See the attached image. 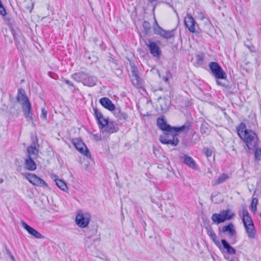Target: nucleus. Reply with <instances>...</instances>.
<instances>
[{
	"mask_svg": "<svg viewBox=\"0 0 261 261\" xmlns=\"http://www.w3.org/2000/svg\"><path fill=\"white\" fill-rule=\"evenodd\" d=\"M237 130L239 136L249 150H254L258 146L259 141L257 134L253 130L247 129L244 123H241Z\"/></svg>",
	"mask_w": 261,
	"mask_h": 261,
	"instance_id": "obj_1",
	"label": "nucleus"
},
{
	"mask_svg": "<svg viewBox=\"0 0 261 261\" xmlns=\"http://www.w3.org/2000/svg\"><path fill=\"white\" fill-rule=\"evenodd\" d=\"M189 130V126L186 125L173 127L171 131H165L163 135L160 136L159 140L163 144L176 146L179 143V140L177 138L178 133H187Z\"/></svg>",
	"mask_w": 261,
	"mask_h": 261,
	"instance_id": "obj_2",
	"label": "nucleus"
},
{
	"mask_svg": "<svg viewBox=\"0 0 261 261\" xmlns=\"http://www.w3.org/2000/svg\"><path fill=\"white\" fill-rule=\"evenodd\" d=\"M16 98L17 100L21 105L22 111L27 120H32L33 114L31 112V104L25 94V91L22 88L18 89Z\"/></svg>",
	"mask_w": 261,
	"mask_h": 261,
	"instance_id": "obj_3",
	"label": "nucleus"
},
{
	"mask_svg": "<svg viewBox=\"0 0 261 261\" xmlns=\"http://www.w3.org/2000/svg\"><path fill=\"white\" fill-rule=\"evenodd\" d=\"M72 78L77 82L82 83L85 86L92 87L96 85L97 78L84 72H80L73 74Z\"/></svg>",
	"mask_w": 261,
	"mask_h": 261,
	"instance_id": "obj_4",
	"label": "nucleus"
},
{
	"mask_svg": "<svg viewBox=\"0 0 261 261\" xmlns=\"http://www.w3.org/2000/svg\"><path fill=\"white\" fill-rule=\"evenodd\" d=\"M242 221L248 237L250 239H254L256 230L251 217L249 213H243Z\"/></svg>",
	"mask_w": 261,
	"mask_h": 261,
	"instance_id": "obj_5",
	"label": "nucleus"
},
{
	"mask_svg": "<svg viewBox=\"0 0 261 261\" xmlns=\"http://www.w3.org/2000/svg\"><path fill=\"white\" fill-rule=\"evenodd\" d=\"M212 73L217 79H226V74L217 62H212L209 64Z\"/></svg>",
	"mask_w": 261,
	"mask_h": 261,
	"instance_id": "obj_6",
	"label": "nucleus"
},
{
	"mask_svg": "<svg viewBox=\"0 0 261 261\" xmlns=\"http://www.w3.org/2000/svg\"><path fill=\"white\" fill-rule=\"evenodd\" d=\"M90 216L87 213H77L75 218V223L80 228L86 227L89 223Z\"/></svg>",
	"mask_w": 261,
	"mask_h": 261,
	"instance_id": "obj_7",
	"label": "nucleus"
},
{
	"mask_svg": "<svg viewBox=\"0 0 261 261\" xmlns=\"http://www.w3.org/2000/svg\"><path fill=\"white\" fill-rule=\"evenodd\" d=\"M25 178L33 185L40 187H47V184L44 180L36 176L35 174L29 173L23 174Z\"/></svg>",
	"mask_w": 261,
	"mask_h": 261,
	"instance_id": "obj_8",
	"label": "nucleus"
},
{
	"mask_svg": "<svg viewBox=\"0 0 261 261\" xmlns=\"http://www.w3.org/2000/svg\"><path fill=\"white\" fill-rule=\"evenodd\" d=\"M215 213L212 217V220L215 223L219 224L226 220L231 219L234 216V213Z\"/></svg>",
	"mask_w": 261,
	"mask_h": 261,
	"instance_id": "obj_9",
	"label": "nucleus"
},
{
	"mask_svg": "<svg viewBox=\"0 0 261 261\" xmlns=\"http://www.w3.org/2000/svg\"><path fill=\"white\" fill-rule=\"evenodd\" d=\"M131 72L132 73V81L133 84L138 88L142 87L143 82L139 75V71L137 68L135 66L132 67Z\"/></svg>",
	"mask_w": 261,
	"mask_h": 261,
	"instance_id": "obj_10",
	"label": "nucleus"
},
{
	"mask_svg": "<svg viewBox=\"0 0 261 261\" xmlns=\"http://www.w3.org/2000/svg\"><path fill=\"white\" fill-rule=\"evenodd\" d=\"M73 144L75 147L81 153L86 155L88 158L90 157V153L87 146L83 142L78 140H74Z\"/></svg>",
	"mask_w": 261,
	"mask_h": 261,
	"instance_id": "obj_11",
	"label": "nucleus"
},
{
	"mask_svg": "<svg viewBox=\"0 0 261 261\" xmlns=\"http://www.w3.org/2000/svg\"><path fill=\"white\" fill-rule=\"evenodd\" d=\"M94 116L97 121L100 129L103 128L106 125L108 124L109 120L108 119L104 118L102 113L99 112L97 108H94Z\"/></svg>",
	"mask_w": 261,
	"mask_h": 261,
	"instance_id": "obj_12",
	"label": "nucleus"
},
{
	"mask_svg": "<svg viewBox=\"0 0 261 261\" xmlns=\"http://www.w3.org/2000/svg\"><path fill=\"white\" fill-rule=\"evenodd\" d=\"M146 45L148 47L150 54L154 57L159 58L161 55V51L159 46L156 43L149 40Z\"/></svg>",
	"mask_w": 261,
	"mask_h": 261,
	"instance_id": "obj_13",
	"label": "nucleus"
},
{
	"mask_svg": "<svg viewBox=\"0 0 261 261\" xmlns=\"http://www.w3.org/2000/svg\"><path fill=\"white\" fill-rule=\"evenodd\" d=\"M223 232H228V235L231 239V243H234L236 241V231L233 228L232 223H229L223 226L222 228Z\"/></svg>",
	"mask_w": 261,
	"mask_h": 261,
	"instance_id": "obj_14",
	"label": "nucleus"
},
{
	"mask_svg": "<svg viewBox=\"0 0 261 261\" xmlns=\"http://www.w3.org/2000/svg\"><path fill=\"white\" fill-rule=\"evenodd\" d=\"M20 223L24 229H25L30 234L37 239H42L44 238L39 232L28 225L23 221H21Z\"/></svg>",
	"mask_w": 261,
	"mask_h": 261,
	"instance_id": "obj_15",
	"label": "nucleus"
},
{
	"mask_svg": "<svg viewBox=\"0 0 261 261\" xmlns=\"http://www.w3.org/2000/svg\"><path fill=\"white\" fill-rule=\"evenodd\" d=\"M195 21L190 14H188L185 18V24L190 32L194 33L195 31Z\"/></svg>",
	"mask_w": 261,
	"mask_h": 261,
	"instance_id": "obj_16",
	"label": "nucleus"
},
{
	"mask_svg": "<svg viewBox=\"0 0 261 261\" xmlns=\"http://www.w3.org/2000/svg\"><path fill=\"white\" fill-rule=\"evenodd\" d=\"M118 130L119 128L117 125L111 122H109L108 124L106 125L100 129L102 133H105L106 134H112L114 133H116L118 131Z\"/></svg>",
	"mask_w": 261,
	"mask_h": 261,
	"instance_id": "obj_17",
	"label": "nucleus"
},
{
	"mask_svg": "<svg viewBox=\"0 0 261 261\" xmlns=\"http://www.w3.org/2000/svg\"><path fill=\"white\" fill-rule=\"evenodd\" d=\"M156 123L158 127L164 132L171 131V129L173 127L167 123L164 116H162L161 117L158 118Z\"/></svg>",
	"mask_w": 261,
	"mask_h": 261,
	"instance_id": "obj_18",
	"label": "nucleus"
},
{
	"mask_svg": "<svg viewBox=\"0 0 261 261\" xmlns=\"http://www.w3.org/2000/svg\"><path fill=\"white\" fill-rule=\"evenodd\" d=\"M99 103L106 109L112 111L115 108V105L112 101L108 97H102L100 99Z\"/></svg>",
	"mask_w": 261,
	"mask_h": 261,
	"instance_id": "obj_19",
	"label": "nucleus"
},
{
	"mask_svg": "<svg viewBox=\"0 0 261 261\" xmlns=\"http://www.w3.org/2000/svg\"><path fill=\"white\" fill-rule=\"evenodd\" d=\"M13 38L15 41V44L18 49L19 48L20 44L21 41H23V38L21 36L20 32L16 31L14 29L11 30Z\"/></svg>",
	"mask_w": 261,
	"mask_h": 261,
	"instance_id": "obj_20",
	"label": "nucleus"
},
{
	"mask_svg": "<svg viewBox=\"0 0 261 261\" xmlns=\"http://www.w3.org/2000/svg\"><path fill=\"white\" fill-rule=\"evenodd\" d=\"M34 158L27 157L24 161V167L29 171H34L36 169V164L34 161Z\"/></svg>",
	"mask_w": 261,
	"mask_h": 261,
	"instance_id": "obj_21",
	"label": "nucleus"
},
{
	"mask_svg": "<svg viewBox=\"0 0 261 261\" xmlns=\"http://www.w3.org/2000/svg\"><path fill=\"white\" fill-rule=\"evenodd\" d=\"M221 243L223 246V248L226 249V252L229 254H236V250L234 248L231 247L229 244L225 239L221 240Z\"/></svg>",
	"mask_w": 261,
	"mask_h": 261,
	"instance_id": "obj_22",
	"label": "nucleus"
},
{
	"mask_svg": "<svg viewBox=\"0 0 261 261\" xmlns=\"http://www.w3.org/2000/svg\"><path fill=\"white\" fill-rule=\"evenodd\" d=\"M28 157L35 158L38 153V150L36 148L35 145H31L27 148Z\"/></svg>",
	"mask_w": 261,
	"mask_h": 261,
	"instance_id": "obj_23",
	"label": "nucleus"
},
{
	"mask_svg": "<svg viewBox=\"0 0 261 261\" xmlns=\"http://www.w3.org/2000/svg\"><path fill=\"white\" fill-rule=\"evenodd\" d=\"M112 112H113L114 115L116 117L120 119L125 120L127 118V115L126 113L122 112L120 108H116L115 106Z\"/></svg>",
	"mask_w": 261,
	"mask_h": 261,
	"instance_id": "obj_24",
	"label": "nucleus"
},
{
	"mask_svg": "<svg viewBox=\"0 0 261 261\" xmlns=\"http://www.w3.org/2000/svg\"><path fill=\"white\" fill-rule=\"evenodd\" d=\"M205 228L207 230V234L213 241V242L216 244H218L219 243V240L218 239L216 234L213 230L212 227L211 226H207Z\"/></svg>",
	"mask_w": 261,
	"mask_h": 261,
	"instance_id": "obj_25",
	"label": "nucleus"
},
{
	"mask_svg": "<svg viewBox=\"0 0 261 261\" xmlns=\"http://www.w3.org/2000/svg\"><path fill=\"white\" fill-rule=\"evenodd\" d=\"M184 163L192 169H195L196 167L194 160L191 157L186 155L184 156Z\"/></svg>",
	"mask_w": 261,
	"mask_h": 261,
	"instance_id": "obj_26",
	"label": "nucleus"
},
{
	"mask_svg": "<svg viewBox=\"0 0 261 261\" xmlns=\"http://www.w3.org/2000/svg\"><path fill=\"white\" fill-rule=\"evenodd\" d=\"M211 200L214 203H218L223 201V198L219 192H214L212 194Z\"/></svg>",
	"mask_w": 261,
	"mask_h": 261,
	"instance_id": "obj_27",
	"label": "nucleus"
},
{
	"mask_svg": "<svg viewBox=\"0 0 261 261\" xmlns=\"http://www.w3.org/2000/svg\"><path fill=\"white\" fill-rule=\"evenodd\" d=\"M211 131L210 125L206 122H203L201 125L200 132L202 134L208 135Z\"/></svg>",
	"mask_w": 261,
	"mask_h": 261,
	"instance_id": "obj_28",
	"label": "nucleus"
},
{
	"mask_svg": "<svg viewBox=\"0 0 261 261\" xmlns=\"http://www.w3.org/2000/svg\"><path fill=\"white\" fill-rule=\"evenodd\" d=\"M175 33L174 30L166 31L165 30L162 31L160 36L165 39H169L174 37Z\"/></svg>",
	"mask_w": 261,
	"mask_h": 261,
	"instance_id": "obj_29",
	"label": "nucleus"
},
{
	"mask_svg": "<svg viewBox=\"0 0 261 261\" xmlns=\"http://www.w3.org/2000/svg\"><path fill=\"white\" fill-rule=\"evenodd\" d=\"M56 185L63 191H65L67 189V186L64 181L60 179H55Z\"/></svg>",
	"mask_w": 261,
	"mask_h": 261,
	"instance_id": "obj_30",
	"label": "nucleus"
},
{
	"mask_svg": "<svg viewBox=\"0 0 261 261\" xmlns=\"http://www.w3.org/2000/svg\"><path fill=\"white\" fill-rule=\"evenodd\" d=\"M228 177H229L227 175V174L223 173V174H221L217 178V179L215 181L214 185H219V184L223 182L224 181H225L226 179H227L228 178Z\"/></svg>",
	"mask_w": 261,
	"mask_h": 261,
	"instance_id": "obj_31",
	"label": "nucleus"
},
{
	"mask_svg": "<svg viewBox=\"0 0 261 261\" xmlns=\"http://www.w3.org/2000/svg\"><path fill=\"white\" fill-rule=\"evenodd\" d=\"M253 150H254V158L256 161L261 160V148L256 147Z\"/></svg>",
	"mask_w": 261,
	"mask_h": 261,
	"instance_id": "obj_32",
	"label": "nucleus"
},
{
	"mask_svg": "<svg viewBox=\"0 0 261 261\" xmlns=\"http://www.w3.org/2000/svg\"><path fill=\"white\" fill-rule=\"evenodd\" d=\"M261 194V180H258L256 183V187L254 191V195L258 196Z\"/></svg>",
	"mask_w": 261,
	"mask_h": 261,
	"instance_id": "obj_33",
	"label": "nucleus"
},
{
	"mask_svg": "<svg viewBox=\"0 0 261 261\" xmlns=\"http://www.w3.org/2000/svg\"><path fill=\"white\" fill-rule=\"evenodd\" d=\"M258 203V200L256 198H253L252 200L251 204L250 207L252 212H255L256 210V206Z\"/></svg>",
	"mask_w": 261,
	"mask_h": 261,
	"instance_id": "obj_34",
	"label": "nucleus"
},
{
	"mask_svg": "<svg viewBox=\"0 0 261 261\" xmlns=\"http://www.w3.org/2000/svg\"><path fill=\"white\" fill-rule=\"evenodd\" d=\"M143 27L144 29L146 34L149 33L150 31V23L149 21L144 20L143 23Z\"/></svg>",
	"mask_w": 261,
	"mask_h": 261,
	"instance_id": "obj_35",
	"label": "nucleus"
},
{
	"mask_svg": "<svg viewBox=\"0 0 261 261\" xmlns=\"http://www.w3.org/2000/svg\"><path fill=\"white\" fill-rule=\"evenodd\" d=\"M153 31L154 34L160 35L162 31H163L164 29H162L160 25H158L157 27H153Z\"/></svg>",
	"mask_w": 261,
	"mask_h": 261,
	"instance_id": "obj_36",
	"label": "nucleus"
},
{
	"mask_svg": "<svg viewBox=\"0 0 261 261\" xmlns=\"http://www.w3.org/2000/svg\"><path fill=\"white\" fill-rule=\"evenodd\" d=\"M196 59L197 63L199 65H201L203 61V55H197L196 56Z\"/></svg>",
	"mask_w": 261,
	"mask_h": 261,
	"instance_id": "obj_37",
	"label": "nucleus"
},
{
	"mask_svg": "<svg viewBox=\"0 0 261 261\" xmlns=\"http://www.w3.org/2000/svg\"><path fill=\"white\" fill-rule=\"evenodd\" d=\"M197 17L198 19L203 20L205 19V14L204 12L202 11H198L197 15Z\"/></svg>",
	"mask_w": 261,
	"mask_h": 261,
	"instance_id": "obj_38",
	"label": "nucleus"
},
{
	"mask_svg": "<svg viewBox=\"0 0 261 261\" xmlns=\"http://www.w3.org/2000/svg\"><path fill=\"white\" fill-rule=\"evenodd\" d=\"M47 115V111L45 108H42L41 110V118L42 119H46Z\"/></svg>",
	"mask_w": 261,
	"mask_h": 261,
	"instance_id": "obj_39",
	"label": "nucleus"
},
{
	"mask_svg": "<svg viewBox=\"0 0 261 261\" xmlns=\"http://www.w3.org/2000/svg\"><path fill=\"white\" fill-rule=\"evenodd\" d=\"M0 14L2 16H5L6 14V10L2 5L1 2H0Z\"/></svg>",
	"mask_w": 261,
	"mask_h": 261,
	"instance_id": "obj_40",
	"label": "nucleus"
},
{
	"mask_svg": "<svg viewBox=\"0 0 261 261\" xmlns=\"http://www.w3.org/2000/svg\"><path fill=\"white\" fill-rule=\"evenodd\" d=\"M205 154L207 157H210L212 155V151L208 148H204Z\"/></svg>",
	"mask_w": 261,
	"mask_h": 261,
	"instance_id": "obj_41",
	"label": "nucleus"
},
{
	"mask_svg": "<svg viewBox=\"0 0 261 261\" xmlns=\"http://www.w3.org/2000/svg\"><path fill=\"white\" fill-rule=\"evenodd\" d=\"M64 82H65L66 84H67V85H68L70 86H72V87L74 86L73 84L70 81H69L68 80H65Z\"/></svg>",
	"mask_w": 261,
	"mask_h": 261,
	"instance_id": "obj_42",
	"label": "nucleus"
},
{
	"mask_svg": "<svg viewBox=\"0 0 261 261\" xmlns=\"http://www.w3.org/2000/svg\"><path fill=\"white\" fill-rule=\"evenodd\" d=\"M245 46L251 52H253L254 50L252 49V47H253V46H250L249 45H247L246 44H245Z\"/></svg>",
	"mask_w": 261,
	"mask_h": 261,
	"instance_id": "obj_43",
	"label": "nucleus"
},
{
	"mask_svg": "<svg viewBox=\"0 0 261 261\" xmlns=\"http://www.w3.org/2000/svg\"><path fill=\"white\" fill-rule=\"evenodd\" d=\"M169 101H168V103L167 104H166L165 106H163V104L161 103V109H166L168 107H169Z\"/></svg>",
	"mask_w": 261,
	"mask_h": 261,
	"instance_id": "obj_44",
	"label": "nucleus"
},
{
	"mask_svg": "<svg viewBox=\"0 0 261 261\" xmlns=\"http://www.w3.org/2000/svg\"><path fill=\"white\" fill-rule=\"evenodd\" d=\"M217 84L218 85H220V86H221L222 87H226L225 85H224V84H222L220 81H219V80H217Z\"/></svg>",
	"mask_w": 261,
	"mask_h": 261,
	"instance_id": "obj_45",
	"label": "nucleus"
},
{
	"mask_svg": "<svg viewBox=\"0 0 261 261\" xmlns=\"http://www.w3.org/2000/svg\"><path fill=\"white\" fill-rule=\"evenodd\" d=\"M21 169H22V167H21V166L19 165V166H18L17 167L16 170H17V171L20 172V171H21Z\"/></svg>",
	"mask_w": 261,
	"mask_h": 261,
	"instance_id": "obj_46",
	"label": "nucleus"
},
{
	"mask_svg": "<svg viewBox=\"0 0 261 261\" xmlns=\"http://www.w3.org/2000/svg\"><path fill=\"white\" fill-rule=\"evenodd\" d=\"M6 251H7V253L10 255L11 254H12L11 251L7 248V247H6Z\"/></svg>",
	"mask_w": 261,
	"mask_h": 261,
	"instance_id": "obj_47",
	"label": "nucleus"
},
{
	"mask_svg": "<svg viewBox=\"0 0 261 261\" xmlns=\"http://www.w3.org/2000/svg\"><path fill=\"white\" fill-rule=\"evenodd\" d=\"M9 256H10V258H11V260L12 261H15V258H14V257L13 256V255L12 254H11Z\"/></svg>",
	"mask_w": 261,
	"mask_h": 261,
	"instance_id": "obj_48",
	"label": "nucleus"
},
{
	"mask_svg": "<svg viewBox=\"0 0 261 261\" xmlns=\"http://www.w3.org/2000/svg\"><path fill=\"white\" fill-rule=\"evenodd\" d=\"M158 25H159L156 20L155 19L154 20V24L153 27H157Z\"/></svg>",
	"mask_w": 261,
	"mask_h": 261,
	"instance_id": "obj_49",
	"label": "nucleus"
},
{
	"mask_svg": "<svg viewBox=\"0 0 261 261\" xmlns=\"http://www.w3.org/2000/svg\"><path fill=\"white\" fill-rule=\"evenodd\" d=\"M164 81L165 82H167L168 81V77H165V78H164Z\"/></svg>",
	"mask_w": 261,
	"mask_h": 261,
	"instance_id": "obj_50",
	"label": "nucleus"
},
{
	"mask_svg": "<svg viewBox=\"0 0 261 261\" xmlns=\"http://www.w3.org/2000/svg\"><path fill=\"white\" fill-rule=\"evenodd\" d=\"M150 3H152L156 1L157 0H147Z\"/></svg>",
	"mask_w": 261,
	"mask_h": 261,
	"instance_id": "obj_51",
	"label": "nucleus"
},
{
	"mask_svg": "<svg viewBox=\"0 0 261 261\" xmlns=\"http://www.w3.org/2000/svg\"><path fill=\"white\" fill-rule=\"evenodd\" d=\"M99 241H100V239L99 238H97V239H96L94 240V242H95V241L99 242Z\"/></svg>",
	"mask_w": 261,
	"mask_h": 261,
	"instance_id": "obj_52",
	"label": "nucleus"
},
{
	"mask_svg": "<svg viewBox=\"0 0 261 261\" xmlns=\"http://www.w3.org/2000/svg\"><path fill=\"white\" fill-rule=\"evenodd\" d=\"M4 181V179L3 178H0V184H2Z\"/></svg>",
	"mask_w": 261,
	"mask_h": 261,
	"instance_id": "obj_53",
	"label": "nucleus"
},
{
	"mask_svg": "<svg viewBox=\"0 0 261 261\" xmlns=\"http://www.w3.org/2000/svg\"><path fill=\"white\" fill-rule=\"evenodd\" d=\"M221 212H226V213H227V212H228V210H226V211H221Z\"/></svg>",
	"mask_w": 261,
	"mask_h": 261,
	"instance_id": "obj_54",
	"label": "nucleus"
},
{
	"mask_svg": "<svg viewBox=\"0 0 261 261\" xmlns=\"http://www.w3.org/2000/svg\"><path fill=\"white\" fill-rule=\"evenodd\" d=\"M231 261H239L238 259H231Z\"/></svg>",
	"mask_w": 261,
	"mask_h": 261,
	"instance_id": "obj_55",
	"label": "nucleus"
}]
</instances>
